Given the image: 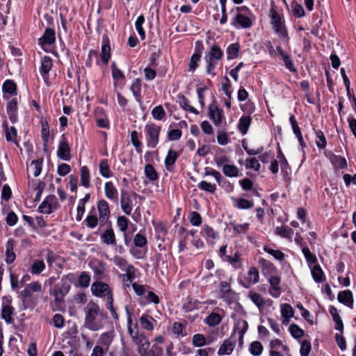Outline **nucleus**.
Masks as SVG:
<instances>
[{
  "instance_id": "obj_1",
  "label": "nucleus",
  "mask_w": 356,
  "mask_h": 356,
  "mask_svg": "<svg viewBox=\"0 0 356 356\" xmlns=\"http://www.w3.org/2000/svg\"><path fill=\"white\" fill-rule=\"evenodd\" d=\"M84 326L91 331L102 329L106 323L108 315L97 303L88 302L84 308Z\"/></svg>"
},
{
  "instance_id": "obj_2",
  "label": "nucleus",
  "mask_w": 356,
  "mask_h": 356,
  "mask_svg": "<svg viewBox=\"0 0 356 356\" xmlns=\"http://www.w3.org/2000/svg\"><path fill=\"white\" fill-rule=\"evenodd\" d=\"M93 270V278L95 280L90 289H109L108 284L104 282L107 279L105 266L103 262L97 261L91 264Z\"/></svg>"
},
{
  "instance_id": "obj_3",
  "label": "nucleus",
  "mask_w": 356,
  "mask_h": 356,
  "mask_svg": "<svg viewBox=\"0 0 356 356\" xmlns=\"http://www.w3.org/2000/svg\"><path fill=\"white\" fill-rule=\"evenodd\" d=\"M161 127L154 123H148L145 126L147 146L150 148L156 147L159 142Z\"/></svg>"
},
{
  "instance_id": "obj_4",
  "label": "nucleus",
  "mask_w": 356,
  "mask_h": 356,
  "mask_svg": "<svg viewBox=\"0 0 356 356\" xmlns=\"http://www.w3.org/2000/svg\"><path fill=\"white\" fill-rule=\"evenodd\" d=\"M136 273V269L133 265L129 264L127 266L125 274L120 275L124 289L129 288L131 286L133 289H145L143 285L137 284Z\"/></svg>"
},
{
  "instance_id": "obj_5",
  "label": "nucleus",
  "mask_w": 356,
  "mask_h": 356,
  "mask_svg": "<svg viewBox=\"0 0 356 356\" xmlns=\"http://www.w3.org/2000/svg\"><path fill=\"white\" fill-rule=\"evenodd\" d=\"M94 296L99 298H104L106 302V306L110 311L111 316L115 321L119 319L118 314L113 306V296L112 291H92Z\"/></svg>"
},
{
  "instance_id": "obj_6",
  "label": "nucleus",
  "mask_w": 356,
  "mask_h": 356,
  "mask_svg": "<svg viewBox=\"0 0 356 356\" xmlns=\"http://www.w3.org/2000/svg\"><path fill=\"white\" fill-rule=\"evenodd\" d=\"M208 116L213 121L215 125H219L222 123L223 119V110L219 108L216 104V100L213 99V102L208 107Z\"/></svg>"
},
{
  "instance_id": "obj_7",
  "label": "nucleus",
  "mask_w": 356,
  "mask_h": 356,
  "mask_svg": "<svg viewBox=\"0 0 356 356\" xmlns=\"http://www.w3.org/2000/svg\"><path fill=\"white\" fill-rule=\"evenodd\" d=\"M67 282H69L71 283H74V285L76 286H80L81 288H86L90 284V276L88 274V273L83 271L79 276L77 283H76L75 276L72 274H70L65 277V280L64 282L65 285L67 284Z\"/></svg>"
},
{
  "instance_id": "obj_8",
  "label": "nucleus",
  "mask_w": 356,
  "mask_h": 356,
  "mask_svg": "<svg viewBox=\"0 0 356 356\" xmlns=\"http://www.w3.org/2000/svg\"><path fill=\"white\" fill-rule=\"evenodd\" d=\"M70 152L71 148L67 141L65 134H63L61 140L59 142L57 156L61 160L69 161L72 158Z\"/></svg>"
},
{
  "instance_id": "obj_9",
  "label": "nucleus",
  "mask_w": 356,
  "mask_h": 356,
  "mask_svg": "<svg viewBox=\"0 0 356 356\" xmlns=\"http://www.w3.org/2000/svg\"><path fill=\"white\" fill-rule=\"evenodd\" d=\"M231 25L237 29H249L252 26V22L244 13H236L232 19Z\"/></svg>"
},
{
  "instance_id": "obj_10",
  "label": "nucleus",
  "mask_w": 356,
  "mask_h": 356,
  "mask_svg": "<svg viewBox=\"0 0 356 356\" xmlns=\"http://www.w3.org/2000/svg\"><path fill=\"white\" fill-rule=\"evenodd\" d=\"M97 209L99 215L100 225L108 223L110 217V209L108 203L105 200H100L97 203Z\"/></svg>"
},
{
  "instance_id": "obj_11",
  "label": "nucleus",
  "mask_w": 356,
  "mask_h": 356,
  "mask_svg": "<svg viewBox=\"0 0 356 356\" xmlns=\"http://www.w3.org/2000/svg\"><path fill=\"white\" fill-rule=\"evenodd\" d=\"M205 303L214 304V302L209 300L204 302H200L197 299H194L190 296H188L184 300L181 309L184 312L187 313L189 312H192L195 309H198L202 304Z\"/></svg>"
},
{
  "instance_id": "obj_12",
  "label": "nucleus",
  "mask_w": 356,
  "mask_h": 356,
  "mask_svg": "<svg viewBox=\"0 0 356 356\" xmlns=\"http://www.w3.org/2000/svg\"><path fill=\"white\" fill-rule=\"evenodd\" d=\"M111 51L109 38L107 35H104L102 37L100 57L102 63L106 65H108V61L111 59Z\"/></svg>"
},
{
  "instance_id": "obj_13",
  "label": "nucleus",
  "mask_w": 356,
  "mask_h": 356,
  "mask_svg": "<svg viewBox=\"0 0 356 356\" xmlns=\"http://www.w3.org/2000/svg\"><path fill=\"white\" fill-rule=\"evenodd\" d=\"M259 271L255 267H250L248 272V276L244 280L240 279L241 284L245 288H249L252 284L259 281Z\"/></svg>"
},
{
  "instance_id": "obj_14",
  "label": "nucleus",
  "mask_w": 356,
  "mask_h": 356,
  "mask_svg": "<svg viewBox=\"0 0 356 356\" xmlns=\"http://www.w3.org/2000/svg\"><path fill=\"white\" fill-rule=\"evenodd\" d=\"M56 42V33L51 28H47L42 36L39 38L38 44L44 49L45 45H51Z\"/></svg>"
},
{
  "instance_id": "obj_15",
  "label": "nucleus",
  "mask_w": 356,
  "mask_h": 356,
  "mask_svg": "<svg viewBox=\"0 0 356 356\" xmlns=\"http://www.w3.org/2000/svg\"><path fill=\"white\" fill-rule=\"evenodd\" d=\"M236 339L233 336H231L229 339H225L220 345L218 351V354L220 355H230L236 346Z\"/></svg>"
},
{
  "instance_id": "obj_16",
  "label": "nucleus",
  "mask_w": 356,
  "mask_h": 356,
  "mask_svg": "<svg viewBox=\"0 0 356 356\" xmlns=\"http://www.w3.org/2000/svg\"><path fill=\"white\" fill-rule=\"evenodd\" d=\"M19 296L24 309H33L36 305V299L33 297L32 291H21Z\"/></svg>"
},
{
  "instance_id": "obj_17",
  "label": "nucleus",
  "mask_w": 356,
  "mask_h": 356,
  "mask_svg": "<svg viewBox=\"0 0 356 356\" xmlns=\"http://www.w3.org/2000/svg\"><path fill=\"white\" fill-rule=\"evenodd\" d=\"M325 155L334 168L342 170L347 167V161L343 156L336 155L332 152H329L327 154H325Z\"/></svg>"
},
{
  "instance_id": "obj_18",
  "label": "nucleus",
  "mask_w": 356,
  "mask_h": 356,
  "mask_svg": "<svg viewBox=\"0 0 356 356\" xmlns=\"http://www.w3.org/2000/svg\"><path fill=\"white\" fill-rule=\"evenodd\" d=\"M147 345V348L140 350V356H163V348L158 344H153L151 347Z\"/></svg>"
},
{
  "instance_id": "obj_19",
  "label": "nucleus",
  "mask_w": 356,
  "mask_h": 356,
  "mask_svg": "<svg viewBox=\"0 0 356 356\" xmlns=\"http://www.w3.org/2000/svg\"><path fill=\"white\" fill-rule=\"evenodd\" d=\"M106 229L101 235L102 240L104 243L106 245H116V238L114 231L112 228L111 222L109 221L108 223Z\"/></svg>"
},
{
  "instance_id": "obj_20",
  "label": "nucleus",
  "mask_w": 356,
  "mask_h": 356,
  "mask_svg": "<svg viewBox=\"0 0 356 356\" xmlns=\"http://www.w3.org/2000/svg\"><path fill=\"white\" fill-rule=\"evenodd\" d=\"M329 312L334 322V329L343 333V323L339 310L334 306H330L329 307Z\"/></svg>"
},
{
  "instance_id": "obj_21",
  "label": "nucleus",
  "mask_w": 356,
  "mask_h": 356,
  "mask_svg": "<svg viewBox=\"0 0 356 356\" xmlns=\"http://www.w3.org/2000/svg\"><path fill=\"white\" fill-rule=\"evenodd\" d=\"M179 154L175 150L170 149L165 159V166L168 171L172 172L174 171V165L177 160Z\"/></svg>"
},
{
  "instance_id": "obj_22",
  "label": "nucleus",
  "mask_w": 356,
  "mask_h": 356,
  "mask_svg": "<svg viewBox=\"0 0 356 356\" xmlns=\"http://www.w3.org/2000/svg\"><path fill=\"white\" fill-rule=\"evenodd\" d=\"M120 204L122 211L127 215H130L132 210V201L128 193L123 190L121 191Z\"/></svg>"
},
{
  "instance_id": "obj_23",
  "label": "nucleus",
  "mask_w": 356,
  "mask_h": 356,
  "mask_svg": "<svg viewBox=\"0 0 356 356\" xmlns=\"http://www.w3.org/2000/svg\"><path fill=\"white\" fill-rule=\"evenodd\" d=\"M65 294L64 291H52L51 293V302L57 309H61L65 307Z\"/></svg>"
},
{
  "instance_id": "obj_24",
  "label": "nucleus",
  "mask_w": 356,
  "mask_h": 356,
  "mask_svg": "<svg viewBox=\"0 0 356 356\" xmlns=\"http://www.w3.org/2000/svg\"><path fill=\"white\" fill-rule=\"evenodd\" d=\"M188 323L186 322L180 323L175 322L172 325V332L177 338L184 337L187 335V327Z\"/></svg>"
},
{
  "instance_id": "obj_25",
  "label": "nucleus",
  "mask_w": 356,
  "mask_h": 356,
  "mask_svg": "<svg viewBox=\"0 0 356 356\" xmlns=\"http://www.w3.org/2000/svg\"><path fill=\"white\" fill-rule=\"evenodd\" d=\"M139 321L141 327L147 331L153 330L157 323L156 321L151 316L146 314L141 316Z\"/></svg>"
},
{
  "instance_id": "obj_26",
  "label": "nucleus",
  "mask_w": 356,
  "mask_h": 356,
  "mask_svg": "<svg viewBox=\"0 0 356 356\" xmlns=\"http://www.w3.org/2000/svg\"><path fill=\"white\" fill-rule=\"evenodd\" d=\"M105 195L107 198L111 200L115 203H118V192L111 181H107L105 184Z\"/></svg>"
},
{
  "instance_id": "obj_27",
  "label": "nucleus",
  "mask_w": 356,
  "mask_h": 356,
  "mask_svg": "<svg viewBox=\"0 0 356 356\" xmlns=\"http://www.w3.org/2000/svg\"><path fill=\"white\" fill-rule=\"evenodd\" d=\"M337 299L347 307L353 308V298L351 291H340L337 296Z\"/></svg>"
},
{
  "instance_id": "obj_28",
  "label": "nucleus",
  "mask_w": 356,
  "mask_h": 356,
  "mask_svg": "<svg viewBox=\"0 0 356 356\" xmlns=\"http://www.w3.org/2000/svg\"><path fill=\"white\" fill-rule=\"evenodd\" d=\"M134 342L138 346V353L142 348H147V345H150L148 339L143 333L138 332L132 337Z\"/></svg>"
},
{
  "instance_id": "obj_29",
  "label": "nucleus",
  "mask_w": 356,
  "mask_h": 356,
  "mask_svg": "<svg viewBox=\"0 0 356 356\" xmlns=\"http://www.w3.org/2000/svg\"><path fill=\"white\" fill-rule=\"evenodd\" d=\"M30 279L29 275H24L19 282V287H24V289H41V284L38 282L28 284L27 282L30 281Z\"/></svg>"
},
{
  "instance_id": "obj_30",
  "label": "nucleus",
  "mask_w": 356,
  "mask_h": 356,
  "mask_svg": "<svg viewBox=\"0 0 356 356\" xmlns=\"http://www.w3.org/2000/svg\"><path fill=\"white\" fill-rule=\"evenodd\" d=\"M269 17H270V23L273 26V29L284 24V22L282 20L281 15L276 11L273 6H272L270 9Z\"/></svg>"
},
{
  "instance_id": "obj_31",
  "label": "nucleus",
  "mask_w": 356,
  "mask_h": 356,
  "mask_svg": "<svg viewBox=\"0 0 356 356\" xmlns=\"http://www.w3.org/2000/svg\"><path fill=\"white\" fill-rule=\"evenodd\" d=\"M53 66L52 59L48 56H45L42 58L40 72L41 75L44 78L47 75Z\"/></svg>"
},
{
  "instance_id": "obj_32",
  "label": "nucleus",
  "mask_w": 356,
  "mask_h": 356,
  "mask_svg": "<svg viewBox=\"0 0 356 356\" xmlns=\"http://www.w3.org/2000/svg\"><path fill=\"white\" fill-rule=\"evenodd\" d=\"M14 240L10 238L6 243V261L8 264H12L15 259V254L13 252Z\"/></svg>"
},
{
  "instance_id": "obj_33",
  "label": "nucleus",
  "mask_w": 356,
  "mask_h": 356,
  "mask_svg": "<svg viewBox=\"0 0 356 356\" xmlns=\"http://www.w3.org/2000/svg\"><path fill=\"white\" fill-rule=\"evenodd\" d=\"M136 102L141 103V80L138 78L135 79L130 87Z\"/></svg>"
},
{
  "instance_id": "obj_34",
  "label": "nucleus",
  "mask_w": 356,
  "mask_h": 356,
  "mask_svg": "<svg viewBox=\"0 0 356 356\" xmlns=\"http://www.w3.org/2000/svg\"><path fill=\"white\" fill-rule=\"evenodd\" d=\"M251 121L252 118L250 115H243L239 119L238 128L243 135L247 134L251 124Z\"/></svg>"
},
{
  "instance_id": "obj_35",
  "label": "nucleus",
  "mask_w": 356,
  "mask_h": 356,
  "mask_svg": "<svg viewBox=\"0 0 356 356\" xmlns=\"http://www.w3.org/2000/svg\"><path fill=\"white\" fill-rule=\"evenodd\" d=\"M111 73L112 77L114 80V86H115L117 83H120L121 81H124L125 80V76L122 71L118 69L113 62L111 65Z\"/></svg>"
},
{
  "instance_id": "obj_36",
  "label": "nucleus",
  "mask_w": 356,
  "mask_h": 356,
  "mask_svg": "<svg viewBox=\"0 0 356 356\" xmlns=\"http://www.w3.org/2000/svg\"><path fill=\"white\" fill-rule=\"evenodd\" d=\"M240 49L241 46L238 42L229 44L226 49L227 60H231L238 57Z\"/></svg>"
},
{
  "instance_id": "obj_37",
  "label": "nucleus",
  "mask_w": 356,
  "mask_h": 356,
  "mask_svg": "<svg viewBox=\"0 0 356 356\" xmlns=\"http://www.w3.org/2000/svg\"><path fill=\"white\" fill-rule=\"evenodd\" d=\"M2 90L3 93H8L11 96L17 95V85L14 81L7 79L4 81L2 86Z\"/></svg>"
},
{
  "instance_id": "obj_38",
  "label": "nucleus",
  "mask_w": 356,
  "mask_h": 356,
  "mask_svg": "<svg viewBox=\"0 0 356 356\" xmlns=\"http://www.w3.org/2000/svg\"><path fill=\"white\" fill-rule=\"evenodd\" d=\"M41 126H42V139L44 144V150H47V143L49 141V127L48 122L47 120H41L40 121Z\"/></svg>"
},
{
  "instance_id": "obj_39",
  "label": "nucleus",
  "mask_w": 356,
  "mask_h": 356,
  "mask_svg": "<svg viewBox=\"0 0 356 356\" xmlns=\"http://www.w3.org/2000/svg\"><path fill=\"white\" fill-rule=\"evenodd\" d=\"M178 99H179V105L185 111H189L195 115L199 114V111L195 108L189 105L188 99L184 95H179Z\"/></svg>"
},
{
  "instance_id": "obj_40",
  "label": "nucleus",
  "mask_w": 356,
  "mask_h": 356,
  "mask_svg": "<svg viewBox=\"0 0 356 356\" xmlns=\"http://www.w3.org/2000/svg\"><path fill=\"white\" fill-rule=\"evenodd\" d=\"M3 128L6 134V139L8 142L14 140V138L17 136V129L15 127H9L8 122L4 121L3 122Z\"/></svg>"
},
{
  "instance_id": "obj_41",
  "label": "nucleus",
  "mask_w": 356,
  "mask_h": 356,
  "mask_svg": "<svg viewBox=\"0 0 356 356\" xmlns=\"http://www.w3.org/2000/svg\"><path fill=\"white\" fill-rule=\"evenodd\" d=\"M145 175L150 181H155L159 179L158 172L155 170L154 167L150 163L145 165Z\"/></svg>"
},
{
  "instance_id": "obj_42",
  "label": "nucleus",
  "mask_w": 356,
  "mask_h": 356,
  "mask_svg": "<svg viewBox=\"0 0 356 356\" xmlns=\"http://www.w3.org/2000/svg\"><path fill=\"white\" fill-rule=\"evenodd\" d=\"M206 56L211 58V60H220L223 57V51L218 45L214 44L211 47L210 52Z\"/></svg>"
},
{
  "instance_id": "obj_43",
  "label": "nucleus",
  "mask_w": 356,
  "mask_h": 356,
  "mask_svg": "<svg viewBox=\"0 0 356 356\" xmlns=\"http://www.w3.org/2000/svg\"><path fill=\"white\" fill-rule=\"evenodd\" d=\"M99 173L105 178H109L113 176V172L110 169L107 159H102L99 163Z\"/></svg>"
},
{
  "instance_id": "obj_44",
  "label": "nucleus",
  "mask_w": 356,
  "mask_h": 356,
  "mask_svg": "<svg viewBox=\"0 0 356 356\" xmlns=\"http://www.w3.org/2000/svg\"><path fill=\"white\" fill-rule=\"evenodd\" d=\"M81 185L86 188L90 186V175L89 169L87 166L84 165L81 168Z\"/></svg>"
},
{
  "instance_id": "obj_45",
  "label": "nucleus",
  "mask_w": 356,
  "mask_h": 356,
  "mask_svg": "<svg viewBox=\"0 0 356 356\" xmlns=\"http://www.w3.org/2000/svg\"><path fill=\"white\" fill-rule=\"evenodd\" d=\"M89 199H90V194L87 193V194H86V195L83 198L80 200L78 207H77V213H76V220L77 221L81 220V219L83 218V215L85 211V204L89 200Z\"/></svg>"
},
{
  "instance_id": "obj_46",
  "label": "nucleus",
  "mask_w": 356,
  "mask_h": 356,
  "mask_svg": "<svg viewBox=\"0 0 356 356\" xmlns=\"http://www.w3.org/2000/svg\"><path fill=\"white\" fill-rule=\"evenodd\" d=\"M223 174L229 177H234L238 175V169L234 164H225L222 165Z\"/></svg>"
},
{
  "instance_id": "obj_47",
  "label": "nucleus",
  "mask_w": 356,
  "mask_h": 356,
  "mask_svg": "<svg viewBox=\"0 0 356 356\" xmlns=\"http://www.w3.org/2000/svg\"><path fill=\"white\" fill-rule=\"evenodd\" d=\"M259 263L261 267L262 272L264 274L273 273L276 270L274 264L270 261L264 259H260Z\"/></svg>"
},
{
  "instance_id": "obj_48",
  "label": "nucleus",
  "mask_w": 356,
  "mask_h": 356,
  "mask_svg": "<svg viewBox=\"0 0 356 356\" xmlns=\"http://www.w3.org/2000/svg\"><path fill=\"white\" fill-rule=\"evenodd\" d=\"M249 297L251 300L258 307H262L266 305V301L261 295L256 293L254 291H250L249 293Z\"/></svg>"
},
{
  "instance_id": "obj_49",
  "label": "nucleus",
  "mask_w": 356,
  "mask_h": 356,
  "mask_svg": "<svg viewBox=\"0 0 356 356\" xmlns=\"http://www.w3.org/2000/svg\"><path fill=\"white\" fill-rule=\"evenodd\" d=\"M314 130L316 138V146L318 149H324L327 145V140L323 132L321 130H315V129H314Z\"/></svg>"
},
{
  "instance_id": "obj_50",
  "label": "nucleus",
  "mask_w": 356,
  "mask_h": 356,
  "mask_svg": "<svg viewBox=\"0 0 356 356\" xmlns=\"http://www.w3.org/2000/svg\"><path fill=\"white\" fill-rule=\"evenodd\" d=\"M222 321L221 316L216 312H211L204 320V322L210 327L218 325Z\"/></svg>"
},
{
  "instance_id": "obj_51",
  "label": "nucleus",
  "mask_w": 356,
  "mask_h": 356,
  "mask_svg": "<svg viewBox=\"0 0 356 356\" xmlns=\"http://www.w3.org/2000/svg\"><path fill=\"white\" fill-rule=\"evenodd\" d=\"M113 338V333L111 332H106L100 335L98 343L105 346L106 350H107L112 343Z\"/></svg>"
},
{
  "instance_id": "obj_52",
  "label": "nucleus",
  "mask_w": 356,
  "mask_h": 356,
  "mask_svg": "<svg viewBox=\"0 0 356 356\" xmlns=\"http://www.w3.org/2000/svg\"><path fill=\"white\" fill-rule=\"evenodd\" d=\"M225 261L230 263L235 269H240L242 268L241 261V254L237 251L234 253L233 257H226Z\"/></svg>"
},
{
  "instance_id": "obj_53",
  "label": "nucleus",
  "mask_w": 356,
  "mask_h": 356,
  "mask_svg": "<svg viewBox=\"0 0 356 356\" xmlns=\"http://www.w3.org/2000/svg\"><path fill=\"white\" fill-rule=\"evenodd\" d=\"M274 31L277 34V35L283 40V42H286L287 44L289 42L290 38L288 34V31L284 24L281 25L278 27L273 28Z\"/></svg>"
},
{
  "instance_id": "obj_54",
  "label": "nucleus",
  "mask_w": 356,
  "mask_h": 356,
  "mask_svg": "<svg viewBox=\"0 0 356 356\" xmlns=\"http://www.w3.org/2000/svg\"><path fill=\"white\" fill-rule=\"evenodd\" d=\"M274 31L277 34V35L283 40V42H286L287 44L289 42L290 38L288 34V31L284 24L281 25L278 27L273 28Z\"/></svg>"
},
{
  "instance_id": "obj_55",
  "label": "nucleus",
  "mask_w": 356,
  "mask_h": 356,
  "mask_svg": "<svg viewBox=\"0 0 356 356\" xmlns=\"http://www.w3.org/2000/svg\"><path fill=\"white\" fill-rule=\"evenodd\" d=\"M235 207L239 209H249L254 207V202L252 200H249L245 198H237L236 199Z\"/></svg>"
},
{
  "instance_id": "obj_56",
  "label": "nucleus",
  "mask_w": 356,
  "mask_h": 356,
  "mask_svg": "<svg viewBox=\"0 0 356 356\" xmlns=\"http://www.w3.org/2000/svg\"><path fill=\"white\" fill-rule=\"evenodd\" d=\"M275 234L284 238H290L293 234V230L287 226L277 227Z\"/></svg>"
},
{
  "instance_id": "obj_57",
  "label": "nucleus",
  "mask_w": 356,
  "mask_h": 356,
  "mask_svg": "<svg viewBox=\"0 0 356 356\" xmlns=\"http://www.w3.org/2000/svg\"><path fill=\"white\" fill-rule=\"evenodd\" d=\"M277 146L278 147L277 158L279 159V161L280 163L282 171L287 173V169H290L289 165L283 152H282L280 145L278 144Z\"/></svg>"
},
{
  "instance_id": "obj_58",
  "label": "nucleus",
  "mask_w": 356,
  "mask_h": 356,
  "mask_svg": "<svg viewBox=\"0 0 356 356\" xmlns=\"http://www.w3.org/2000/svg\"><path fill=\"white\" fill-rule=\"evenodd\" d=\"M13 313V307L9 305H6L2 308L1 317L7 323H11L13 321V318L12 317Z\"/></svg>"
},
{
  "instance_id": "obj_59",
  "label": "nucleus",
  "mask_w": 356,
  "mask_h": 356,
  "mask_svg": "<svg viewBox=\"0 0 356 356\" xmlns=\"http://www.w3.org/2000/svg\"><path fill=\"white\" fill-rule=\"evenodd\" d=\"M264 347L261 342L254 341L250 343L249 350L253 356H259L261 355Z\"/></svg>"
},
{
  "instance_id": "obj_60",
  "label": "nucleus",
  "mask_w": 356,
  "mask_h": 356,
  "mask_svg": "<svg viewBox=\"0 0 356 356\" xmlns=\"http://www.w3.org/2000/svg\"><path fill=\"white\" fill-rule=\"evenodd\" d=\"M291 11L293 15L296 17H302L305 16V13L301 4H299L296 1L291 2Z\"/></svg>"
},
{
  "instance_id": "obj_61",
  "label": "nucleus",
  "mask_w": 356,
  "mask_h": 356,
  "mask_svg": "<svg viewBox=\"0 0 356 356\" xmlns=\"http://www.w3.org/2000/svg\"><path fill=\"white\" fill-rule=\"evenodd\" d=\"M145 22V17L143 15H139L136 21L135 26L136 29L142 40L145 38V32L143 28V24Z\"/></svg>"
},
{
  "instance_id": "obj_62",
  "label": "nucleus",
  "mask_w": 356,
  "mask_h": 356,
  "mask_svg": "<svg viewBox=\"0 0 356 356\" xmlns=\"http://www.w3.org/2000/svg\"><path fill=\"white\" fill-rule=\"evenodd\" d=\"M131 142L139 154L142 152V143L138 140V133L134 130L131 132Z\"/></svg>"
},
{
  "instance_id": "obj_63",
  "label": "nucleus",
  "mask_w": 356,
  "mask_h": 356,
  "mask_svg": "<svg viewBox=\"0 0 356 356\" xmlns=\"http://www.w3.org/2000/svg\"><path fill=\"white\" fill-rule=\"evenodd\" d=\"M281 58L283 60L286 69H288L291 72H297V69L295 67L293 60L289 54L286 53L283 55Z\"/></svg>"
},
{
  "instance_id": "obj_64",
  "label": "nucleus",
  "mask_w": 356,
  "mask_h": 356,
  "mask_svg": "<svg viewBox=\"0 0 356 356\" xmlns=\"http://www.w3.org/2000/svg\"><path fill=\"white\" fill-rule=\"evenodd\" d=\"M47 203L53 207L54 209H57L60 207L58 200L54 195H47L41 203V208L44 207Z\"/></svg>"
}]
</instances>
